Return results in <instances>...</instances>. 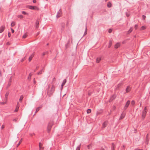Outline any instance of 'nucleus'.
Returning <instances> with one entry per match:
<instances>
[{
	"instance_id": "f257e3e1",
	"label": "nucleus",
	"mask_w": 150,
	"mask_h": 150,
	"mask_svg": "<svg viewBox=\"0 0 150 150\" xmlns=\"http://www.w3.org/2000/svg\"><path fill=\"white\" fill-rule=\"evenodd\" d=\"M54 91V87L53 85H50L49 86L48 90L47 93L49 96L53 93Z\"/></svg>"
},
{
	"instance_id": "f03ea898",
	"label": "nucleus",
	"mask_w": 150,
	"mask_h": 150,
	"mask_svg": "<svg viewBox=\"0 0 150 150\" xmlns=\"http://www.w3.org/2000/svg\"><path fill=\"white\" fill-rule=\"evenodd\" d=\"M27 8L32 10H39V8L36 6H28Z\"/></svg>"
},
{
	"instance_id": "7ed1b4c3",
	"label": "nucleus",
	"mask_w": 150,
	"mask_h": 150,
	"mask_svg": "<svg viewBox=\"0 0 150 150\" xmlns=\"http://www.w3.org/2000/svg\"><path fill=\"white\" fill-rule=\"evenodd\" d=\"M147 112L146 108V107L144 108V110L143 111L142 117L144 119L145 118L146 116V115Z\"/></svg>"
},
{
	"instance_id": "20e7f679",
	"label": "nucleus",
	"mask_w": 150,
	"mask_h": 150,
	"mask_svg": "<svg viewBox=\"0 0 150 150\" xmlns=\"http://www.w3.org/2000/svg\"><path fill=\"white\" fill-rule=\"evenodd\" d=\"M62 14V11L61 9H59V11H58L57 15L56 16V17L57 18H59L61 16Z\"/></svg>"
},
{
	"instance_id": "39448f33",
	"label": "nucleus",
	"mask_w": 150,
	"mask_h": 150,
	"mask_svg": "<svg viewBox=\"0 0 150 150\" xmlns=\"http://www.w3.org/2000/svg\"><path fill=\"white\" fill-rule=\"evenodd\" d=\"M108 124V122L107 121H105L104 122L102 125V128H105V127Z\"/></svg>"
},
{
	"instance_id": "423d86ee",
	"label": "nucleus",
	"mask_w": 150,
	"mask_h": 150,
	"mask_svg": "<svg viewBox=\"0 0 150 150\" xmlns=\"http://www.w3.org/2000/svg\"><path fill=\"white\" fill-rule=\"evenodd\" d=\"M130 102L129 100H128L124 108L125 110L126 109L128 108V107L129 106V105L130 104Z\"/></svg>"
},
{
	"instance_id": "0eeeda50",
	"label": "nucleus",
	"mask_w": 150,
	"mask_h": 150,
	"mask_svg": "<svg viewBox=\"0 0 150 150\" xmlns=\"http://www.w3.org/2000/svg\"><path fill=\"white\" fill-rule=\"evenodd\" d=\"M5 27L4 26H2L0 27V33H2L4 30Z\"/></svg>"
},
{
	"instance_id": "6e6552de",
	"label": "nucleus",
	"mask_w": 150,
	"mask_h": 150,
	"mask_svg": "<svg viewBox=\"0 0 150 150\" xmlns=\"http://www.w3.org/2000/svg\"><path fill=\"white\" fill-rule=\"evenodd\" d=\"M39 21L38 20L36 21L35 23V27L36 28H38L39 27Z\"/></svg>"
},
{
	"instance_id": "1a4fd4ad",
	"label": "nucleus",
	"mask_w": 150,
	"mask_h": 150,
	"mask_svg": "<svg viewBox=\"0 0 150 150\" xmlns=\"http://www.w3.org/2000/svg\"><path fill=\"white\" fill-rule=\"evenodd\" d=\"M120 44L119 43H117L115 45V48L117 49L120 47Z\"/></svg>"
},
{
	"instance_id": "9d476101",
	"label": "nucleus",
	"mask_w": 150,
	"mask_h": 150,
	"mask_svg": "<svg viewBox=\"0 0 150 150\" xmlns=\"http://www.w3.org/2000/svg\"><path fill=\"white\" fill-rule=\"evenodd\" d=\"M131 89V88L129 86H127L126 90V92L128 93L130 91Z\"/></svg>"
},
{
	"instance_id": "9b49d317",
	"label": "nucleus",
	"mask_w": 150,
	"mask_h": 150,
	"mask_svg": "<svg viewBox=\"0 0 150 150\" xmlns=\"http://www.w3.org/2000/svg\"><path fill=\"white\" fill-rule=\"evenodd\" d=\"M39 146L40 148V150H43V148L42 147V144L41 143H39Z\"/></svg>"
},
{
	"instance_id": "f8f14e48",
	"label": "nucleus",
	"mask_w": 150,
	"mask_h": 150,
	"mask_svg": "<svg viewBox=\"0 0 150 150\" xmlns=\"http://www.w3.org/2000/svg\"><path fill=\"white\" fill-rule=\"evenodd\" d=\"M66 79H64L63 81V82L62 84V85H61V86H62V88H63V86L64 85V84H65V83H66Z\"/></svg>"
},
{
	"instance_id": "ddd939ff",
	"label": "nucleus",
	"mask_w": 150,
	"mask_h": 150,
	"mask_svg": "<svg viewBox=\"0 0 150 150\" xmlns=\"http://www.w3.org/2000/svg\"><path fill=\"white\" fill-rule=\"evenodd\" d=\"M125 116V114L124 113H122L121 115V116H120V119L121 120V119H123L124 117Z\"/></svg>"
},
{
	"instance_id": "4468645a",
	"label": "nucleus",
	"mask_w": 150,
	"mask_h": 150,
	"mask_svg": "<svg viewBox=\"0 0 150 150\" xmlns=\"http://www.w3.org/2000/svg\"><path fill=\"white\" fill-rule=\"evenodd\" d=\"M8 93H6V100L4 101L3 103H2L1 104H6L7 101V96L8 95Z\"/></svg>"
},
{
	"instance_id": "2eb2a0df",
	"label": "nucleus",
	"mask_w": 150,
	"mask_h": 150,
	"mask_svg": "<svg viewBox=\"0 0 150 150\" xmlns=\"http://www.w3.org/2000/svg\"><path fill=\"white\" fill-rule=\"evenodd\" d=\"M101 60V58L100 57H98L96 59V62L98 63L100 62Z\"/></svg>"
},
{
	"instance_id": "dca6fc26",
	"label": "nucleus",
	"mask_w": 150,
	"mask_h": 150,
	"mask_svg": "<svg viewBox=\"0 0 150 150\" xmlns=\"http://www.w3.org/2000/svg\"><path fill=\"white\" fill-rule=\"evenodd\" d=\"M34 56V54H33L29 58V61H31L32 58Z\"/></svg>"
},
{
	"instance_id": "f3484780",
	"label": "nucleus",
	"mask_w": 150,
	"mask_h": 150,
	"mask_svg": "<svg viewBox=\"0 0 150 150\" xmlns=\"http://www.w3.org/2000/svg\"><path fill=\"white\" fill-rule=\"evenodd\" d=\"M22 139H21V140H20V141L19 142L18 144L16 146L17 147H18L20 145V144H21V143L22 142Z\"/></svg>"
},
{
	"instance_id": "a211bd4d",
	"label": "nucleus",
	"mask_w": 150,
	"mask_h": 150,
	"mask_svg": "<svg viewBox=\"0 0 150 150\" xmlns=\"http://www.w3.org/2000/svg\"><path fill=\"white\" fill-rule=\"evenodd\" d=\"M27 36V34L26 33H25L23 36L22 38H25Z\"/></svg>"
},
{
	"instance_id": "6ab92c4d",
	"label": "nucleus",
	"mask_w": 150,
	"mask_h": 150,
	"mask_svg": "<svg viewBox=\"0 0 150 150\" xmlns=\"http://www.w3.org/2000/svg\"><path fill=\"white\" fill-rule=\"evenodd\" d=\"M51 127H52V126L51 125L48 126V131H50Z\"/></svg>"
},
{
	"instance_id": "aec40b11",
	"label": "nucleus",
	"mask_w": 150,
	"mask_h": 150,
	"mask_svg": "<svg viewBox=\"0 0 150 150\" xmlns=\"http://www.w3.org/2000/svg\"><path fill=\"white\" fill-rule=\"evenodd\" d=\"M107 6L108 7H110L111 6V4L110 2H108L107 4Z\"/></svg>"
},
{
	"instance_id": "412c9836",
	"label": "nucleus",
	"mask_w": 150,
	"mask_h": 150,
	"mask_svg": "<svg viewBox=\"0 0 150 150\" xmlns=\"http://www.w3.org/2000/svg\"><path fill=\"white\" fill-rule=\"evenodd\" d=\"M15 25V23L14 22H12L11 24V27L14 26Z\"/></svg>"
},
{
	"instance_id": "4be33fe9",
	"label": "nucleus",
	"mask_w": 150,
	"mask_h": 150,
	"mask_svg": "<svg viewBox=\"0 0 150 150\" xmlns=\"http://www.w3.org/2000/svg\"><path fill=\"white\" fill-rule=\"evenodd\" d=\"M132 31V28H130L129 29V30L128 32V33L129 34Z\"/></svg>"
},
{
	"instance_id": "5701e85b",
	"label": "nucleus",
	"mask_w": 150,
	"mask_h": 150,
	"mask_svg": "<svg viewBox=\"0 0 150 150\" xmlns=\"http://www.w3.org/2000/svg\"><path fill=\"white\" fill-rule=\"evenodd\" d=\"M112 44V42L111 41H110L109 42V47H110L111 45Z\"/></svg>"
},
{
	"instance_id": "b1692460",
	"label": "nucleus",
	"mask_w": 150,
	"mask_h": 150,
	"mask_svg": "<svg viewBox=\"0 0 150 150\" xmlns=\"http://www.w3.org/2000/svg\"><path fill=\"white\" fill-rule=\"evenodd\" d=\"M23 96H21L20 97L19 100V101H21L22 100H23Z\"/></svg>"
},
{
	"instance_id": "393cba45",
	"label": "nucleus",
	"mask_w": 150,
	"mask_h": 150,
	"mask_svg": "<svg viewBox=\"0 0 150 150\" xmlns=\"http://www.w3.org/2000/svg\"><path fill=\"white\" fill-rule=\"evenodd\" d=\"M87 112L88 113H89L91 112V110L90 109H88L87 110Z\"/></svg>"
},
{
	"instance_id": "a878e982",
	"label": "nucleus",
	"mask_w": 150,
	"mask_h": 150,
	"mask_svg": "<svg viewBox=\"0 0 150 150\" xmlns=\"http://www.w3.org/2000/svg\"><path fill=\"white\" fill-rule=\"evenodd\" d=\"M18 18H23V16L21 15L18 16Z\"/></svg>"
},
{
	"instance_id": "bb28decb",
	"label": "nucleus",
	"mask_w": 150,
	"mask_h": 150,
	"mask_svg": "<svg viewBox=\"0 0 150 150\" xmlns=\"http://www.w3.org/2000/svg\"><path fill=\"white\" fill-rule=\"evenodd\" d=\"M87 28H86L85 31V33H84V34L83 36H84L85 35H86L87 34Z\"/></svg>"
},
{
	"instance_id": "cd10ccee",
	"label": "nucleus",
	"mask_w": 150,
	"mask_h": 150,
	"mask_svg": "<svg viewBox=\"0 0 150 150\" xmlns=\"http://www.w3.org/2000/svg\"><path fill=\"white\" fill-rule=\"evenodd\" d=\"M146 29V27L143 26L141 28V30H144Z\"/></svg>"
},
{
	"instance_id": "c85d7f7f",
	"label": "nucleus",
	"mask_w": 150,
	"mask_h": 150,
	"mask_svg": "<svg viewBox=\"0 0 150 150\" xmlns=\"http://www.w3.org/2000/svg\"><path fill=\"white\" fill-rule=\"evenodd\" d=\"M31 73H30V74H29V76H28V79H30V78H31Z\"/></svg>"
},
{
	"instance_id": "c756f323",
	"label": "nucleus",
	"mask_w": 150,
	"mask_h": 150,
	"mask_svg": "<svg viewBox=\"0 0 150 150\" xmlns=\"http://www.w3.org/2000/svg\"><path fill=\"white\" fill-rule=\"evenodd\" d=\"M135 104V102L134 101H132L131 102V104L132 105H134Z\"/></svg>"
},
{
	"instance_id": "7c9ffc66",
	"label": "nucleus",
	"mask_w": 150,
	"mask_h": 150,
	"mask_svg": "<svg viewBox=\"0 0 150 150\" xmlns=\"http://www.w3.org/2000/svg\"><path fill=\"white\" fill-rule=\"evenodd\" d=\"M18 108H19V107H17V108H16L15 110L16 112H17L18 111Z\"/></svg>"
},
{
	"instance_id": "2f4dec72",
	"label": "nucleus",
	"mask_w": 150,
	"mask_h": 150,
	"mask_svg": "<svg viewBox=\"0 0 150 150\" xmlns=\"http://www.w3.org/2000/svg\"><path fill=\"white\" fill-rule=\"evenodd\" d=\"M22 13L24 14H27V13H26L25 11H23L22 12Z\"/></svg>"
},
{
	"instance_id": "473e14b6",
	"label": "nucleus",
	"mask_w": 150,
	"mask_h": 150,
	"mask_svg": "<svg viewBox=\"0 0 150 150\" xmlns=\"http://www.w3.org/2000/svg\"><path fill=\"white\" fill-rule=\"evenodd\" d=\"M138 25H136L135 26L134 28L136 29H137V28Z\"/></svg>"
},
{
	"instance_id": "72a5a7b5",
	"label": "nucleus",
	"mask_w": 150,
	"mask_h": 150,
	"mask_svg": "<svg viewBox=\"0 0 150 150\" xmlns=\"http://www.w3.org/2000/svg\"><path fill=\"white\" fill-rule=\"evenodd\" d=\"M80 150V146H78L76 149V150Z\"/></svg>"
},
{
	"instance_id": "f704fd0d",
	"label": "nucleus",
	"mask_w": 150,
	"mask_h": 150,
	"mask_svg": "<svg viewBox=\"0 0 150 150\" xmlns=\"http://www.w3.org/2000/svg\"><path fill=\"white\" fill-rule=\"evenodd\" d=\"M142 18L144 19H145L146 18V16L144 15L142 16Z\"/></svg>"
},
{
	"instance_id": "c9c22d12",
	"label": "nucleus",
	"mask_w": 150,
	"mask_h": 150,
	"mask_svg": "<svg viewBox=\"0 0 150 150\" xmlns=\"http://www.w3.org/2000/svg\"><path fill=\"white\" fill-rule=\"evenodd\" d=\"M11 30L12 33H13L14 32V30L12 28H11Z\"/></svg>"
},
{
	"instance_id": "e433bc0d",
	"label": "nucleus",
	"mask_w": 150,
	"mask_h": 150,
	"mask_svg": "<svg viewBox=\"0 0 150 150\" xmlns=\"http://www.w3.org/2000/svg\"><path fill=\"white\" fill-rule=\"evenodd\" d=\"M42 73V71L41 70V71H40L39 72V73H38V74H41Z\"/></svg>"
},
{
	"instance_id": "4c0bfd02",
	"label": "nucleus",
	"mask_w": 150,
	"mask_h": 150,
	"mask_svg": "<svg viewBox=\"0 0 150 150\" xmlns=\"http://www.w3.org/2000/svg\"><path fill=\"white\" fill-rule=\"evenodd\" d=\"M8 37H10L11 35V34H10V33H8Z\"/></svg>"
},
{
	"instance_id": "58836bf2",
	"label": "nucleus",
	"mask_w": 150,
	"mask_h": 150,
	"mask_svg": "<svg viewBox=\"0 0 150 150\" xmlns=\"http://www.w3.org/2000/svg\"><path fill=\"white\" fill-rule=\"evenodd\" d=\"M39 110V108H37L36 110V112H38Z\"/></svg>"
},
{
	"instance_id": "ea45409f",
	"label": "nucleus",
	"mask_w": 150,
	"mask_h": 150,
	"mask_svg": "<svg viewBox=\"0 0 150 150\" xmlns=\"http://www.w3.org/2000/svg\"><path fill=\"white\" fill-rule=\"evenodd\" d=\"M5 126L4 125H3L1 127V128L3 129L4 128Z\"/></svg>"
},
{
	"instance_id": "a19ab883",
	"label": "nucleus",
	"mask_w": 150,
	"mask_h": 150,
	"mask_svg": "<svg viewBox=\"0 0 150 150\" xmlns=\"http://www.w3.org/2000/svg\"><path fill=\"white\" fill-rule=\"evenodd\" d=\"M100 150H105V149L103 147H102L100 149Z\"/></svg>"
},
{
	"instance_id": "79ce46f5",
	"label": "nucleus",
	"mask_w": 150,
	"mask_h": 150,
	"mask_svg": "<svg viewBox=\"0 0 150 150\" xmlns=\"http://www.w3.org/2000/svg\"><path fill=\"white\" fill-rule=\"evenodd\" d=\"M36 0H33V2L34 3H36Z\"/></svg>"
},
{
	"instance_id": "37998d69",
	"label": "nucleus",
	"mask_w": 150,
	"mask_h": 150,
	"mask_svg": "<svg viewBox=\"0 0 150 150\" xmlns=\"http://www.w3.org/2000/svg\"><path fill=\"white\" fill-rule=\"evenodd\" d=\"M91 146L90 145H88V149H90V147Z\"/></svg>"
},
{
	"instance_id": "c03bdc74",
	"label": "nucleus",
	"mask_w": 150,
	"mask_h": 150,
	"mask_svg": "<svg viewBox=\"0 0 150 150\" xmlns=\"http://www.w3.org/2000/svg\"><path fill=\"white\" fill-rule=\"evenodd\" d=\"M111 30H109V33H111Z\"/></svg>"
},
{
	"instance_id": "a18cd8bd",
	"label": "nucleus",
	"mask_w": 150,
	"mask_h": 150,
	"mask_svg": "<svg viewBox=\"0 0 150 150\" xmlns=\"http://www.w3.org/2000/svg\"><path fill=\"white\" fill-rule=\"evenodd\" d=\"M34 83H36V81H35V80L34 79Z\"/></svg>"
},
{
	"instance_id": "49530a36",
	"label": "nucleus",
	"mask_w": 150,
	"mask_h": 150,
	"mask_svg": "<svg viewBox=\"0 0 150 150\" xmlns=\"http://www.w3.org/2000/svg\"><path fill=\"white\" fill-rule=\"evenodd\" d=\"M126 15H127V17H128L129 16V15H128V14H127Z\"/></svg>"
},
{
	"instance_id": "de8ad7c7",
	"label": "nucleus",
	"mask_w": 150,
	"mask_h": 150,
	"mask_svg": "<svg viewBox=\"0 0 150 150\" xmlns=\"http://www.w3.org/2000/svg\"><path fill=\"white\" fill-rule=\"evenodd\" d=\"M136 150H143V149H137Z\"/></svg>"
},
{
	"instance_id": "09e8293b",
	"label": "nucleus",
	"mask_w": 150,
	"mask_h": 150,
	"mask_svg": "<svg viewBox=\"0 0 150 150\" xmlns=\"http://www.w3.org/2000/svg\"><path fill=\"white\" fill-rule=\"evenodd\" d=\"M39 34V33H38V34H37V35H38V34Z\"/></svg>"
},
{
	"instance_id": "8fccbe9b",
	"label": "nucleus",
	"mask_w": 150,
	"mask_h": 150,
	"mask_svg": "<svg viewBox=\"0 0 150 150\" xmlns=\"http://www.w3.org/2000/svg\"><path fill=\"white\" fill-rule=\"evenodd\" d=\"M107 0H106V1H107Z\"/></svg>"
}]
</instances>
